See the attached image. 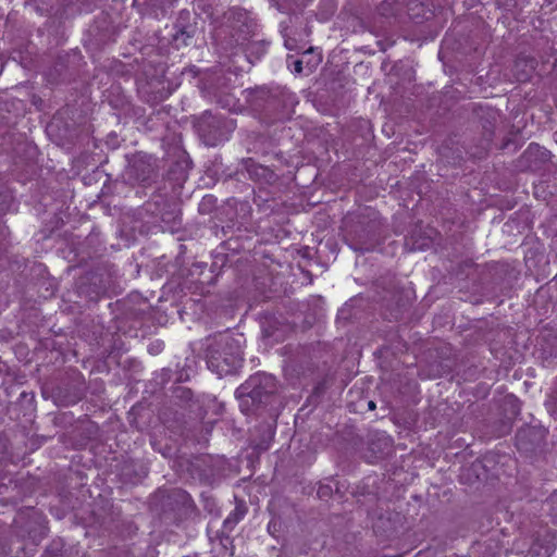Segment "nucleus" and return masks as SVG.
Masks as SVG:
<instances>
[{
    "instance_id": "obj_3",
    "label": "nucleus",
    "mask_w": 557,
    "mask_h": 557,
    "mask_svg": "<svg viewBox=\"0 0 557 557\" xmlns=\"http://www.w3.org/2000/svg\"><path fill=\"white\" fill-rule=\"evenodd\" d=\"M261 380H263L267 384H269L274 381V377L272 375H268V374H261V375L258 374V375L251 377L250 383L255 384L256 382H260Z\"/></svg>"
},
{
    "instance_id": "obj_4",
    "label": "nucleus",
    "mask_w": 557,
    "mask_h": 557,
    "mask_svg": "<svg viewBox=\"0 0 557 557\" xmlns=\"http://www.w3.org/2000/svg\"><path fill=\"white\" fill-rule=\"evenodd\" d=\"M294 72L298 73V74L302 72V61L301 60H296L294 62Z\"/></svg>"
},
{
    "instance_id": "obj_5",
    "label": "nucleus",
    "mask_w": 557,
    "mask_h": 557,
    "mask_svg": "<svg viewBox=\"0 0 557 557\" xmlns=\"http://www.w3.org/2000/svg\"><path fill=\"white\" fill-rule=\"evenodd\" d=\"M369 408L370 409H374L375 408V404L373 401H369Z\"/></svg>"
},
{
    "instance_id": "obj_6",
    "label": "nucleus",
    "mask_w": 557,
    "mask_h": 557,
    "mask_svg": "<svg viewBox=\"0 0 557 557\" xmlns=\"http://www.w3.org/2000/svg\"><path fill=\"white\" fill-rule=\"evenodd\" d=\"M203 200H205V201H207V200L209 201V200H211V197H208V198H207V197H203Z\"/></svg>"
},
{
    "instance_id": "obj_1",
    "label": "nucleus",
    "mask_w": 557,
    "mask_h": 557,
    "mask_svg": "<svg viewBox=\"0 0 557 557\" xmlns=\"http://www.w3.org/2000/svg\"><path fill=\"white\" fill-rule=\"evenodd\" d=\"M243 354L239 345L236 346V350L230 354H225L222 358L221 355H212L209 357L208 367L211 371L215 372L219 376L233 374L242 367Z\"/></svg>"
},
{
    "instance_id": "obj_2",
    "label": "nucleus",
    "mask_w": 557,
    "mask_h": 557,
    "mask_svg": "<svg viewBox=\"0 0 557 557\" xmlns=\"http://www.w3.org/2000/svg\"><path fill=\"white\" fill-rule=\"evenodd\" d=\"M245 509L240 507H236L234 512H232L225 520V523H237L245 516Z\"/></svg>"
}]
</instances>
